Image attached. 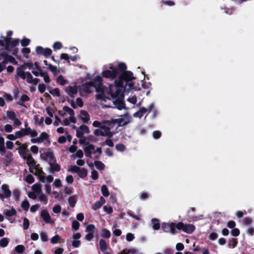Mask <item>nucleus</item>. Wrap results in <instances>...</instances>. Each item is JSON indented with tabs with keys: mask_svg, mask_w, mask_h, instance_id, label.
<instances>
[{
	"mask_svg": "<svg viewBox=\"0 0 254 254\" xmlns=\"http://www.w3.org/2000/svg\"><path fill=\"white\" fill-rule=\"evenodd\" d=\"M106 201L104 198L103 196H101L100 197L99 200L96 201L92 205V208L96 210L97 209H99L101 207V206L105 203Z\"/></svg>",
	"mask_w": 254,
	"mask_h": 254,
	"instance_id": "nucleus-19",
	"label": "nucleus"
},
{
	"mask_svg": "<svg viewBox=\"0 0 254 254\" xmlns=\"http://www.w3.org/2000/svg\"><path fill=\"white\" fill-rule=\"evenodd\" d=\"M23 158L26 161L27 164L29 167L30 171L31 173H37L39 171H37V169H38L39 167L38 165H36L34 159L30 154H29Z\"/></svg>",
	"mask_w": 254,
	"mask_h": 254,
	"instance_id": "nucleus-6",
	"label": "nucleus"
},
{
	"mask_svg": "<svg viewBox=\"0 0 254 254\" xmlns=\"http://www.w3.org/2000/svg\"><path fill=\"white\" fill-rule=\"evenodd\" d=\"M86 85L95 87L97 94L101 93V91L104 88L102 84V78L100 76H97L94 78V82H89Z\"/></svg>",
	"mask_w": 254,
	"mask_h": 254,
	"instance_id": "nucleus-5",
	"label": "nucleus"
},
{
	"mask_svg": "<svg viewBox=\"0 0 254 254\" xmlns=\"http://www.w3.org/2000/svg\"><path fill=\"white\" fill-rule=\"evenodd\" d=\"M5 152L4 139L3 137L0 136V153L3 155Z\"/></svg>",
	"mask_w": 254,
	"mask_h": 254,
	"instance_id": "nucleus-28",
	"label": "nucleus"
},
{
	"mask_svg": "<svg viewBox=\"0 0 254 254\" xmlns=\"http://www.w3.org/2000/svg\"><path fill=\"white\" fill-rule=\"evenodd\" d=\"M80 167L74 165L71 166L69 168L67 169V171L69 172H72V173H77Z\"/></svg>",
	"mask_w": 254,
	"mask_h": 254,
	"instance_id": "nucleus-47",
	"label": "nucleus"
},
{
	"mask_svg": "<svg viewBox=\"0 0 254 254\" xmlns=\"http://www.w3.org/2000/svg\"><path fill=\"white\" fill-rule=\"evenodd\" d=\"M63 111L70 116L73 115L74 114V112L72 109L66 106L63 108Z\"/></svg>",
	"mask_w": 254,
	"mask_h": 254,
	"instance_id": "nucleus-46",
	"label": "nucleus"
},
{
	"mask_svg": "<svg viewBox=\"0 0 254 254\" xmlns=\"http://www.w3.org/2000/svg\"><path fill=\"white\" fill-rule=\"evenodd\" d=\"M146 112H147V109L141 108L139 111L133 114V116L135 118H140Z\"/></svg>",
	"mask_w": 254,
	"mask_h": 254,
	"instance_id": "nucleus-24",
	"label": "nucleus"
},
{
	"mask_svg": "<svg viewBox=\"0 0 254 254\" xmlns=\"http://www.w3.org/2000/svg\"><path fill=\"white\" fill-rule=\"evenodd\" d=\"M176 228L178 230H182L187 233H192L194 229V226L192 224H184L182 222H179L176 225Z\"/></svg>",
	"mask_w": 254,
	"mask_h": 254,
	"instance_id": "nucleus-10",
	"label": "nucleus"
},
{
	"mask_svg": "<svg viewBox=\"0 0 254 254\" xmlns=\"http://www.w3.org/2000/svg\"><path fill=\"white\" fill-rule=\"evenodd\" d=\"M79 118L84 123H86L90 120L89 114L85 110H81L79 114Z\"/></svg>",
	"mask_w": 254,
	"mask_h": 254,
	"instance_id": "nucleus-18",
	"label": "nucleus"
},
{
	"mask_svg": "<svg viewBox=\"0 0 254 254\" xmlns=\"http://www.w3.org/2000/svg\"><path fill=\"white\" fill-rule=\"evenodd\" d=\"M152 223L153 224V228L154 230H158L160 228V224L159 221L156 219H152Z\"/></svg>",
	"mask_w": 254,
	"mask_h": 254,
	"instance_id": "nucleus-42",
	"label": "nucleus"
},
{
	"mask_svg": "<svg viewBox=\"0 0 254 254\" xmlns=\"http://www.w3.org/2000/svg\"><path fill=\"white\" fill-rule=\"evenodd\" d=\"M95 230V227L94 225L90 224L87 226L85 231L87 233H92L93 234Z\"/></svg>",
	"mask_w": 254,
	"mask_h": 254,
	"instance_id": "nucleus-44",
	"label": "nucleus"
},
{
	"mask_svg": "<svg viewBox=\"0 0 254 254\" xmlns=\"http://www.w3.org/2000/svg\"><path fill=\"white\" fill-rule=\"evenodd\" d=\"M41 76L43 77V79L46 83H50V79L47 72H43L41 74Z\"/></svg>",
	"mask_w": 254,
	"mask_h": 254,
	"instance_id": "nucleus-50",
	"label": "nucleus"
},
{
	"mask_svg": "<svg viewBox=\"0 0 254 254\" xmlns=\"http://www.w3.org/2000/svg\"><path fill=\"white\" fill-rule=\"evenodd\" d=\"M60 240V237L59 235H57L51 238V242L52 244H56L59 243Z\"/></svg>",
	"mask_w": 254,
	"mask_h": 254,
	"instance_id": "nucleus-52",
	"label": "nucleus"
},
{
	"mask_svg": "<svg viewBox=\"0 0 254 254\" xmlns=\"http://www.w3.org/2000/svg\"><path fill=\"white\" fill-rule=\"evenodd\" d=\"M49 164L52 171H59L60 170V166L59 164L54 163V162H50Z\"/></svg>",
	"mask_w": 254,
	"mask_h": 254,
	"instance_id": "nucleus-31",
	"label": "nucleus"
},
{
	"mask_svg": "<svg viewBox=\"0 0 254 254\" xmlns=\"http://www.w3.org/2000/svg\"><path fill=\"white\" fill-rule=\"evenodd\" d=\"M16 212L14 208H11L9 210H6L4 211V213L7 216H12L15 215Z\"/></svg>",
	"mask_w": 254,
	"mask_h": 254,
	"instance_id": "nucleus-40",
	"label": "nucleus"
},
{
	"mask_svg": "<svg viewBox=\"0 0 254 254\" xmlns=\"http://www.w3.org/2000/svg\"><path fill=\"white\" fill-rule=\"evenodd\" d=\"M117 122V127H120L126 126L131 122L132 117L128 114L126 113L120 116L119 118L116 119Z\"/></svg>",
	"mask_w": 254,
	"mask_h": 254,
	"instance_id": "nucleus-7",
	"label": "nucleus"
},
{
	"mask_svg": "<svg viewBox=\"0 0 254 254\" xmlns=\"http://www.w3.org/2000/svg\"><path fill=\"white\" fill-rule=\"evenodd\" d=\"M34 65L35 67L33 68V70L32 71V73L36 76H38L39 75L41 76V74L43 73V72L42 71L41 68L37 63H35Z\"/></svg>",
	"mask_w": 254,
	"mask_h": 254,
	"instance_id": "nucleus-23",
	"label": "nucleus"
},
{
	"mask_svg": "<svg viewBox=\"0 0 254 254\" xmlns=\"http://www.w3.org/2000/svg\"><path fill=\"white\" fill-rule=\"evenodd\" d=\"M57 82L61 85H64L67 83V80L63 75H60L57 77Z\"/></svg>",
	"mask_w": 254,
	"mask_h": 254,
	"instance_id": "nucleus-30",
	"label": "nucleus"
},
{
	"mask_svg": "<svg viewBox=\"0 0 254 254\" xmlns=\"http://www.w3.org/2000/svg\"><path fill=\"white\" fill-rule=\"evenodd\" d=\"M9 243L8 239L7 238H3L0 240V247H6Z\"/></svg>",
	"mask_w": 254,
	"mask_h": 254,
	"instance_id": "nucleus-36",
	"label": "nucleus"
},
{
	"mask_svg": "<svg viewBox=\"0 0 254 254\" xmlns=\"http://www.w3.org/2000/svg\"><path fill=\"white\" fill-rule=\"evenodd\" d=\"M116 119H112L108 121L99 122L94 121L92 126L94 127H98L95 129L93 133L95 136L112 137L117 131V122Z\"/></svg>",
	"mask_w": 254,
	"mask_h": 254,
	"instance_id": "nucleus-2",
	"label": "nucleus"
},
{
	"mask_svg": "<svg viewBox=\"0 0 254 254\" xmlns=\"http://www.w3.org/2000/svg\"><path fill=\"white\" fill-rule=\"evenodd\" d=\"M41 217L46 223L53 224L54 221L51 219V217L46 210H43L41 212Z\"/></svg>",
	"mask_w": 254,
	"mask_h": 254,
	"instance_id": "nucleus-13",
	"label": "nucleus"
},
{
	"mask_svg": "<svg viewBox=\"0 0 254 254\" xmlns=\"http://www.w3.org/2000/svg\"><path fill=\"white\" fill-rule=\"evenodd\" d=\"M127 253L128 254H138V251L134 248H131L127 249Z\"/></svg>",
	"mask_w": 254,
	"mask_h": 254,
	"instance_id": "nucleus-64",
	"label": "nucleus"
},
{
	"mask_svg": "<svg viewBox=\"0 0 254 254\" xmlns=\"http://www.w3.org/2000/svg\"><path fill=\"white\" fill-rule=\"evenodd\" d=\"M176 227V226L174 223L170 224L164 223L162 225V229L164 232L172 234H175Z\"/></svg>",
	"mask_w": 254,
	"mask_h": 254,
	"instance_id": "nucleus-12",
	"label": "nucleus"
},
{
	"mask_svg": "<svg viewBox=\"0 0 254 254\" xmlns=\"http://www.w3.org/2000/svg\"><path fill=\"white\" fill-rule=\"evenodd\" d=\"M38 199L41 202L44 204H47L48 202L47 196L44 194L41 193L40 195L38 197Z\"/></svg>",
	"mask_w": 254,
	"mask_h": 254,
	"instance_id": "nucleus-39",
	"label": "nucleus"
},
{
	"mask_svg": "<svg viewBox=\"0 0 254 254\" xmlns=\"http://www.w3.org/2000/svg\"><path fill=\"white\" fill-rule=\"evenodd\" d=\"M134 238V235L131 233H127L126 235V240L128 242L132 241Z\"/></svg>",
	"mask_w": 254,
	"mask_h": 254,
	"instance_id": "nucleus-60",
	"label": "nucleus"
},
{
	"mask_svg": "<svg viewBox=\"0 0 254 254\" xmlns=\"http://www.w3.org/2000/svg\"><path fill=\"white\" fill-rule=\"evenodd\" d=\"M24 78H26L27 82L34 84H37L40 81L38 79L33 78L29 72L25 74Z\"/></svg>",
	"mask_w": 254,
	"mask_h": 254,
	"instance_id": "nucleus-21",
	"label": "nucleus"
},
{
	"mask_svg": "<svg viewBox=\"0 0 254 254\" xmlns=\"http://www.w3.org/2000/svg\"><path fill=\"white\" fill-rule=\"evenodd\" d=\"M83 156V151L81 150H78L76 151V152L75 154H73L71 156V159L74 160V159H75L76 157L81 158Z\"/></svg>",
	"mask_w": 254,
	"mask_h": 254,
	"instance_id": "nucleus-35",
	"label": "nucleus"
},
{
	"mask_svg": "<svg viewBox=\"0 0 254 254\" xmlns=\"http://www.w3.org/2000/svg\"><path fill=\"white\" fill-rule=\"evenodd\" d=\"M65 91L69 95L73 96L77 93V86L75 84L69 85L65 88Z\"/></svg>",
	"mask_w": 254,
	"mask_h": 254,
	"instance_id": "nucleus-15",
	"label": "nucleus"
},
{
	"mask_svg": "<svg viewBox=\"0 0 254 254\" xmlns=\"http://www.w3.org/2000/svg\"><path fill=\"white\" fill-rule=\"evenodd\" d=\"M40 238L43 242H46L48 239L47 233L44 232H42L40 233Z\"/></svg>",
	"mask_w": 254,
	"mask_h": 254,
	"instance_id": "nucleus-57",
	"label": "nucleus"
},
{
	"mask_svg": "<svg viewBox=\"0 0 254 254\" xmlns=\"http://www.w3.org/2000/svg\"><path fill=\"white\" fill-rule=\"evenodd\" d=\"M49 138V135L45 132H43L41 133L38 137L32 138L31 142L33 143H41L44 141L47 140Z\"/></svg>",
	"mask_w": 254,
	"mask_h": 254,
	"instance_id": "nucleus-14",
	"label": "nucleus"
},
{
	"mask_svg": "<svg viewBox=\"0 0 254 254\" xmlns=\"http://www.w3.org/2000/svg\"><path fill=\"white\" fill-rule=\"evenodd\" d=\"M118 67L119 69L112 64L104 65L101 73L102 76L111 80H114L118 75L121 74L120 72L123 73L127 68L126 64L122 63L119 64Z\"/></svg>",
	"mask_w": 254,
	"mask_h": 254,
	"instance_id": "nucleus-3",
	"label": "nucleus"
},
{
	"mask_svg": "<svg viewBox=\"0 0 254 254\" xmlns=\"http://www.w3.org/2000/svg\"><path fill=\"white\" fill-rule=\"evenodd\" d=\"M119 79L124 85V82L126 83V86H128V89H131L133 88L134 84L132 80L134 79V77L131 72L128 71H125V70L123 73H121L119 75Z\"/></svg>",
	"mask_w": 254,
	"mask_h": 254,
	"instance_id": "nucleus-4",
	"label": "nucleus"
},
{
	"mask_svg": "<svg viewBox=\"0 0 254 254\" xmlns=\"http://www.w3.org/2000/svg\"><path fill=\"white\" fill-rule=\"evenodd\" d=\"M0 45L2 47H6L7 48L10 47V39L8 37H1L0 39Z\"/></svg>",
	"mask_w": 254,
	"mask_h": 254,
	"instance_id": "nucleus-22",
	"label": "nucleus"
},
{
	"mask_svg": "<svg viewBox=\"0 0 254 254\" xmlns=\"http://www.w3.org/2000/svg\"><path fill=\"white\" fill-rule=\"evenodd\" d=\"M30 225V222L29 220L26 218H23V227L24 230H27Z\"/></svg>",
	"mask_w": 254,
	"mask_h": 254,
	"instance_id": "nucleus-49",
	"label": "nucleus"
},
{
	"mask_svg": "<svg viewBox=\"0 0 254 254\" xmlns=\"http://www.w3.org/2000/svg\"><path fill=\"white\" fill-rule=\"evenodd\" d=\"M36 52L38 54H42L45 56H49L52 54V50L49 48H43L41 46L36 48Z\"/></svg>",
	"mask_w": 254,
	"mask_h": 254,
	"instance_id": "nucleus-17",
	"label": "nucleus"
},
{
	"mask_svg": "<svg viewBox=\"0 0 254 254\" xmlns=\"http://www.w3.org/2000/svg\"><path fill=\"white\" fill-rule=\"evenodd\" d=\"M4 127L5 131L7 132H11L13 129L12 126L9 124H6Z\"/></svg>",
	"mask_w": 254,
	"mask_h": 254,
	"instance_id": "nucleus-58",
	"label": "nucleus"
},
{
	"mask_svg": "<svg viewBox=\"0 0 254 254\" xmlns=\"http://www.w3.org/2000/svg\"><path fill=\"white\" fill-rule=\"evenodd\" d=\"M38 90L41 93H43L46 90V86L44 84H40L38 87Z\"/></svg>",
	"mask_w": 254,
	"mask_h": 254,
	"instance_id": "nucleus-63",
	"label": "nucleus"
},
{
	"mask_svg": "<svg viewBox=\"0 0 254 254\" xmlns=\"http://www.w3.org/2000/svg\"><path fill=\"white\" fill-rule=\"evenodd\" d=\"M50 93L54 96L58 97L60 96V90L58 88H55L50 90Z\"/></svg>",
	"mask_w": 254,
	"mask_h": 254,
	"instance_id": "nucleus-55",
	"label": "nucleus"
},
{
	"mask_svg": "<svg viewBox=\"0 0 254 254\" xmlns=\"http://www.w3.org/2000/svg\"><path fill=\"white\" fill-rule=\"evenodd\" d=\"M39 171L37 173H34L35 175L38 176L40 181L42 183V180H45V177L44 176V173L43 172L41 169L39 168L37 169Z\"/></svg>",
	"mask_w": 254,
	"mask_h": 254,
	"instance_id": "nucleus-34",
	"label": "nucleus"
},
{
	"mask_svg": "<svg viewBox=\"0 0 254 254\" xmlns=\"http://www.w3.org/2000/svg\"><path fill=\"white\" fill-rule=\"evenodd\" d=\"M29 206V203L27 200H24L21 204V207L25 210H28Z\"/></svg>",
	"mask_w": 254,
	"mask_h": 254,
	"instance_id": "nucleus-53",
	"label": "nucleus"
},
{
	"mask_svg": "<svg viewBox=\"0 0 254 254\" xmlns=\"http://www.w3.org/2000/svg\"><path fill=\"white\" fill-rule=\"evenodd\" d=\"M32 190L34 191V192L37 193V194H41L42 193V188L41 186L39 184H35L32 186Z\"/></svg>",
	"mask_w": 254,
	"mask_h": 254,
	"instance_id": "nucleus-26",
	"label": "nucleus"
},
{
	"mask_svg": "<svg viewBox=\"0 0 254 254\" xmlns=\"http://www.w3.org/2000/svg\"><path fill=\"white\" fill-rule=\"evenodd\" d=\"M101 236L106 238H109L111 236V233L107 229H103L101 231Z\"/></svg>",
	"mask_w": 254,
	"mask_h": 254,
	"instance_id": "nucleus-33",
	"label": "nucleus"
},
{
	"mask_svg": "<svg viewBox=\"0 0 254 254\" xmlns=\"http://www.w3.org/2000/svg\"><path fill=\"white\" fill-rule=\"evenodd\" d=\"M84 150L85 152L86 155H90L92 152L94 150V146L92 144H89L85 147Z\"/></svg>",
	"mask_w": 254,
	"mask_h": 254,
	"instance_id": "nucleus-29",
	"label": "nucleus"
},
{
	"mask_svg": "<svg viewBox=\"0 0 254 254\" xmlns=\"http://www.w3.org/2000/svg\"><path fill=\"white\" fill-rule=\"evenodd\" d=\"M87 170L84 168H80L78 172V175L81 178H85L87 176Z\"/></svg>",
	"mask_w": 254,
	"mask_h": 254,
	"instance_id": "nucleus-25",
	"label": "nucleus"
},
{
	"mask_svg": "<svg viewBox=\"0 0 254 254\" xmlns=\"http://www.w3.org/2000/svg\"><path fill=\"white\" fill-rule=\"evenodd\" d=\"M24 180L28 184H32L34 182V178L31 175H27Z\"/></svg>",
	"mask_w": 254,
	"mask_h": 254,
	"instance_id": "nucleus-48",
	"label": "nucleus"
},
{
	"mask_svg": "<svg viewBox=\"0 0 254 254\" xmlns=\"http://www.w3.org/2000/svg\"><path fill=\"white\" fill-rule=\"evenodd\" d=\"M15 134L16 139L21 138L23 137L24 136H25L22 129H21L20 130L16 131L15 132Z\"/></svg>",
	"mask_w": 254,
	"mask_h": 254,
	"instance_id": "nucleus-51",
	"label": "nucleus"
},
{
	"mask_svg": "<svg viewBox=\"0 0 254 254\" xmlns=\"http://www.w3.org/2000/svg\"><path fill=\"white\" fill-rule=\"evenodd\" d=\"M13 195L16 200H18L20 195V192L18 190L15 189L13 191Z\"/></svg>",
	"mask_w": 254,
	"mask_h": 254,
	"instance_id": "nucleus-56",
	"label": "nucleus"
},
{
	"mask_svg": "<svg viewBox=\"0 0 254 254\" xmlns=\"http://www.w3.org/2000/svg\"><path fill=\"white\" fill-rule=\"evenodd\" d=\"M101 192L102 194L105 196L107 197L109 195V193L108 191V190L106 185H103L101 187Z\"/></svg>",
	"mask_w": 254,
	"mask_h": 254,
	"instance_id": "nucleus-43",
	"label": "nucleus"
},
{
	"mask_svg": "<svg viewBox=\"0 0 254 254\" xmlns=\"http://www.w3.org/2000/svg\"><path fill=\"white\" fill-rule=\"evenodd\" d=\"M40 157L44 160H48L49 162H55V157L53 152L50 150L41 148L40 150Z\"/></svg>",
	"mask_w": 254,
	"mask_h": 254,
	"instance_id": "nucleus-8",
	"label": "nucleus"
},
{
	"mask_svg": "<svg viewBox=\"0 0 254 254\" xmlns=\"http://www.w3.org/2000/svg\"><path fill=\"white\" fill-rule=\"evenodd\" d=\"M24 135H30V136L33 138L36 137L38 133L36 130H32L30 127H27L26 128H22Z\"/></svg>",
	"mask_w": 254,
	"mask_h": 254,
	"instance_id": "nucleus-20",
	"label": "nucleus"
},
{
	"mask_svg": "<svg viewBox=\"0 0 254 254\" xmlns=\"http://www.w3.org/2000/svg\"><path fill=\"white\" fill-rule=\"evenodd\" d=\"M17 150L18 151V153L22 158L30 154L29 151L27 150V145L25 143L22 144V145L19 146Z\"/></svg>",
	"mask_w": 254,
	"mask_h": 254,
	"instance_id": "nucleus-16",
	"label": "nucleus"
},
{
	"mask_svg": "<svg viewBox=\"0 0 254 254\" xmlns=\"http://www.w3.org/2000/svg\"><path fill=\"white\" fill-rule=\"evenodd\" d=\"M53 180V177L51 175H48L45 177V180H42V183H50Z\"/></svg>",
	"mask_w": 254,
	"mask_h": 254,
	"instance_id": "nucleus-59",
	"label": "nucleus"
},
{
	"mask_svg": "<svg viewBox=\"0 0 254 254\" xmlns=\"http://www.w3.org/2000/svg\"><path fill=\"white\" fill-rule=\"evenodd\" d=\"M103 210L108 214H111L113 212L112 208L109 205H105L103 207Z\"/></svg>",
	"mask_w": 254,
	"mask_h": 254,
	"instance_id": "nucleus-54",
	"label": "nucleus"
},
{
	"mask_svg": "<svg viewBox=\"0 0 254 254\" xmlns=\"http://www.w3.org/2000/svg\"><path fill=\"white\" fill-rule=\"evenodd\" d=\"M48 68L55 75H57L59 73V70L57 67L54 65L49 64Z\"/></svg>",
	"mask_w": 254,
	"mask_h": 254,
	"instance_id": "nucleus-45",
	"label": "nucleus"
},
{
	"mask_svg": "<svg viewBox=\"0 0 254 254\" xmlns=\"http://www.w3.org/2000/svg\"><path fill=\"white\" fill-rule=\"evenodd\" d=\"M89 132V127L86 125H82L76 129V135L78 138H81L84 134H88Z\"/></svg>",
	"mask_w": 254,
	"mask_h": 254,
	"instance_id": "nucleus-11",
	"label": "nucleus"
},
{
	"mask_svg": "<svg viewBox=\"0 0 254 254\" xmlns=\"http://www.w3.org/2000/svg\"><path fill=\"white\" fill-rule=\"evenodd\" d=\"M100 248L101 251L104 252L107 249V245L106 242L102 239H101L99 241Z\"/></svg>",
	"mask_w": 254,
	"mask_h": 254,
	"instance_id": "nucleus-32",
	"label": "nucleus"
},
{
	"mask_svg": "<svg viewBox=\"0 0 254 254\" xmlns=\"http://www.w3.org/2000/svg\"><path fill=\"white\" fill-rule=\"evenodd\" d=\"M61 211V207L60 205H56L53 208V211L55 213H59Z\"/></svg>",
	"mask_w": 254,
	"mask_h": 254,
	"instance_id": "nucleus-61",
	"label": "nucleus"
},
{
	"mask_svg": "<svg viewBox=\"0 0 254 254\" xmlns=\"http://www.w3.org/2000/svg\"><path fill=\"white\" fill-rule=\"evenodd\" d=\"M6 116L9 119L13 120L16 118V114L14 111L8 110L6 112Z\"/></svg>",
	"mask_w": 254,
	"mask_h": 254,
	"instance_id": "nucleus-41",
	"label": "nucleus"
},
{
	"mask_svg": "<svg viewBox=\"0 0 254 254\" xmlns=\"http://www.w3.org/2000/svg\"><path fill=\"white\" fill-rule=\"evenodd\" d=\"M77 196L76 195H73L68 198V203L70 207H73L77 201Z\"/></svg>",
	"mask_w": 254,
	"mask_h": 254,
	"instance_id": "nucleus-27",
	"label": "nucleus"
},
{
	"mask_svg": "<svg viewBox=\"0 0 254 254\" xmlns=\"http://www.w3.org/2000/svg\"><path fill=\"white\" fill-rule=\"evenodd\" d=\"M94 165L96 168L98 170H102L105 168L104 164L101 161H96L94 162Z\"/></svg>",
	"mask_w": 254,
	"mask_h": 254,
	"instance_id": "nucleus-38",
	"label": "nucleus"
},
{
	"mask_svg": "<svg viewBox=\"0 0 254 254\" xmlns=\"http://www.w3.org/2000/svg\"><path fill=\"white\" fill-rule=\"evenodd\" d=\"M125 86L119 79L116 80L114 84L109 86L108 88L104 87L101 93L97 94L96 98L101 103L107 100H112L115 108L122 110L125 108L123 101V91Z\"/></svg>",
	"mask_w": 254,
	"mask_h": 254,
	"instance_id": "nucleus-1",
	"label": "nucleus"
},
{
	"mask_svg": "<svg viewBox=\"0 0 254 254\" xmlns=\"http://www.w3.org/2000/svg\"><path fill=\"white\" fill-rule=\"evenodd\" d=\"M79 227V223L76 221H73L72 223V228L74 230L78 229Z\"/></svg>",
	"mask_w": 254,
	"mask_h": 254,
	"instance_id": "nucleus-62",
	"label": "nucleus"
},
{
	"mask_svg": "<svg viewBox=\"0 0 254 254\" xmlns=\"http://www.w3.org/2000/svg\"><path fill=\"white\" fill-rule=\"evenodd\" d=\"M25 248L23 245H19L15 248V251L18 254H23Z\"/></svg>",
	"mask_w": 254,
	"mask_h": 254,
	"instance_id": "nucleus-37",
	"label": "nucleus"
},
{
	"mask_svg": "<svg viewBox=\"0 0 254 254\" xmlns=\"http://www.w3.org/2000/svg\"><path fill=\"white\" fill-rule=\"evenodd\" d=\"M11 194L10 190L8 185L3 184L1 187V190L0 192V199L3 201L5 198H9Z\"/></svg>",
	"mask_w": 254,
	"mask_h": 254,
	"instance_id": "nucleus-9",
	"label": "nucleus"
}]
</instances>
